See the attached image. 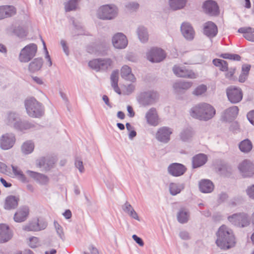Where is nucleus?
Listing matches in <instances>:
<instances>
[{
    "label": "nucleus",
    "instance_id": "obj_1",
    "mask_svg": "<svg viewBox=\"0 0 254 254\" xmlns=\"http://www.w3.org/2000/svg\"><path fill=\"white\" fill-rule=\"evenodd\" d=\"M216 236L215 243L221 249H231L236 244V239L233 230L225 225H222L219 228Z\"/></svg>",
    "mask_w": 254,
    "mask_h": 254
},
{
    "label": "nucleus",
    "instance_id": "obj_2",
    "mask_svg": "<svg viewBox=\"0 0 254 254\" xmlns=\"http://www.w3.org/2000/svg\"><path fill=\"white\" fill-rule=\"evenodd\" d=\"M215 113V109L211 105L201 103L192 107L190 114L193 118L206 121L213 118Z\"/></svg>",
    "mask_w": 254,
    "mask_h": 254
},
{
    "label": "nucleus",
    "instance_id": "obj_3",
    "mask_svg": "<svg viewBox=\"0 0 254 254\" xmlns=\"http://www.w3.org/2000/svg\"><path fill=\"white\" fill-rule=\"evenodd\" d=\"M25 106L27 113L31 117L39 118L44 114L43 106L34 98L26 100Z\"/></svg>",
    "mask_w": 254,
    "mask_h": 254
},
{
    "label": "nucleus",
    "instance_id": "obj_4",
    "mask_svg": "<svg viewBox=\"0 0 254 254\" xmlns=\"http://www.w3.org/2000/svg\"><path fill=\"white\" fill-rule=\"evenodd\" d=\"M37 51V46L35 44L27 45L20 51L18 59L21 63H28L35 56Z\"/></svg>",
    "mask_w": 254,
    "mask_h": 254
},
{
    "label": "nucleus",
    "instance_id": "obj_5",
    "mask_svg": "<svg viewBox=\"0 0 254 254\" xmlns=\"http://www.w3.org/2000/svg\"><path fill=\"white\" fill-rule=\"evenodd\" d=\"M16 142L15 134L12 132H6L0 136V148L3 150L11 149Z\"/></svg>",
    "mask_w": 254,
    "mask_h": 254
},
{
    "label": "nucleus",
    "instance_id": "obj_6",
    "mask_svg": "<svg viewBox=\"0 0 254 254\" xmlns=\"http://www.w3.org/2000/svg\"><path fill=\"white\" fill-rule=\"evenodd\" d=\"M98 14L100 19H111L117 15V8L115 5H103L99 9Z\"/></svg>",
    "mask_w": 254,
    "mask_h": 254
},
{
    "label": "nucleus",
    "instance_id": "obj_7",
    "mask_svg": "<svg viewBox=\"0 0 254 254\" xmlns=\"http://www.w3.org/2000/svg\"><path fill=\"white\" fill-rule=\"evenodd\" d=\"M166 57L165 51L157 47L152 48L147 54V59L152 63H159L164 60Z\"/></svg>",
    "mask_w": 254,
    "mask_h": 254
},
{
    "label": "nucleus",
    "instance_id": "obj_8",
    "mask_svg": "<svg viewBox=\"0 0 254 254\" xmlns=\"http://www.w3.org/2000/svg\"><path fill=\"white\" fill-rule=\"evenodd\" d=\"M227 96L229 101L233 104L240 102L243 99L242 90L239 87L231 86L227 89Z\"/></svg>",
    "mask_w": 254,
    "mask_h": 254
},
{
    "label": "nucleus",
    "instance_id": "obj_9",
    "mask_svg": "<svg viewBox=\"0 0 254 254\" xmlns=\"http://www.w3.org/2000/svg\"><path fill=\"white\" fill-rule=\"evenodd\" d=\"M173 71L175 75L180 77L190 79H194L197 77L196 73L186 66H175Z\"/></svg>",
    "mask_w": 254,
    "mask_h": 254
},
{
    "label": "nucleus",
    "instance_id": "obj_10",
    "mask_svg": "<svg viewBox=\"0 0 254 254\" xmlns=\"http://www.w3.org/2000/svg\"><path fill=\"white\" fill-rule=\"evenodd\" d=\"M20 118V116L18 113L8 111L5 114L3 121L6 126L14 129Z\"/></svg>",
    "mask_w": 254,
    "mask_h": 254
},
{
    "label": "nucleus",
    "instance_id": "obj_11",
    "mask_svg": "<svg viewBox=\"0 0 254 254\" xmlns=\"http://www.w3.org/2000/svg\"><path fill=\"white\" fill-rule=\"evenodd\" d=\"M112 43L117 49H124L127 45V40L126 36L121 33L114 35L112 38Z\"/></svg>",
    "mask_w": 254,
    "mask_h": 254
},
{
    "label": "nucleus",
    "instance_id": "obj_12",
    "mask_svg": "<svg viewBox=\"0 0 254 254\" xmlns=\"http://www.w3.org/2000/svg\"><path fill=\"white\" fill-rule=\"evenodd\" d=\"M244 177H251L254 174V165L249 160L243 161L239 166Z\"/></svg>",
    "mask_w": 254,
    "mask_h": 254
},
{
    "label": "nucleus",
    "instance_id": "obj_13",
    "mask_svg": "<svg viewBox=\"0 0 254 254\" xmlns=\"http://www.w3.org/2000/svg\"><path fill=\"white\" fill-rule=\"evenodd\" d=\"M19 200L18 195H9L5 199L3 207L8 210L15 209L18 206Z\"/></svg>",
    "mask_w": 254,
    "mask_h": 254
},
{
    "label": "nucleus",
    "instance_id": "obj_14",
    "mask_svg": "<svg viewBox=\"0 0 254 254\" xmlns=\"http://www.w3.org/2000/svg\"><path fill=\"white\" fill-rule=\"evenodd\" d=\"M35 127L36 125L33 122L26 120H22L20 118L14 129L18 131L25 132Z\"/></svg>",
    "mask_w": 254,
    "mask_h": 254
},
{
    "label": "nucleus",
    "instance_id": "obj_15",
    "mask_svg": "<svg viewBox=\"0 0 254 254\" xmlns=\"http://www.w3.org/2000/svg\"><path fill=\"white\" fill-rule=\"evenodd\" d=\"M26 173L41 185H47L49 183V179L45 175L30 170H27Z\"/></svg>",
    "mask_w": 254,
    "mask_h": 254
},
{
    "label": "nucleus",
    "instance_id": "obj_16",
    "mask_svg": "<svg viewBox=\"0 0 254 254\" xmlns=\"http://www.w3.org/2000/svg\"><path fill=\"white\" fill-rule=\"evenodd\" d=\"M29 213V207L22 206L19 208L14 215V220L16 222H22L26 220Z\"/></svg>",
    "mask_w": 254,
    "mask_h": 254
},
{
    "label": "nucleus",
    "instance_id": "obj_17",
    "mask_svg": "<svg viewBox=\"0 0 254 254\" xmlns=\"http://www.w3.org/2000/svg\"><path fill=\"white\" fill-rule=\"evenodd\" d=\"M203 8L206 13L211 15H216L219 13V7L217 4L211 0L206 1L203 5Z\"/></svg>",
    "mask_w": 254,
    "mask_h": 254
},
{
    "label": "nucleus",
    "instance_id": "obj_18",
    "mask_svg": "<svg viewBox=\"0 0 254 254\" xmlns=\"http://www.w3.org/2000/svg\"><path fill=\"white\" fill-rule=\"evenodd\" d=\"M168 170L171 175L177 177L184 174L186 171V168L181 164L173 163L169 166Z\"/></svg>",
    "mask_w": 254,
    "mask_h": 254
},
{
    "label": "nucleus",
    "instance_id": "obj_19",
    "mask_svg": "<svg viewBox=\"0 0 254 254\" xmlns=\"http://www.w3.org/2000/svg\"><path fill=\"white\" fill-rule=\"evenodd\" d=\"M171 133L172 131L169 128L162 127L160 128L157 131L156 137L158 140L166 142L169 140L170 136Z\"/></svg>",
    "mask_w": 254,
    "mask_h": 254
},
{
    "label": "nucleus",
    "instance_id": "obj_20",
    "mask_svg": "<svg viewBox=\"0 0 254 254\" xmlns=\"http://www.w3.org/2000/svg\"><path fill=\"white\" fill-rule=\"evenodd\" d=\"M12 236V234L9 227L5 224H0V243L7 242Z\"/></svg>",
    "mask_w": 254,
    "mask_h": 254
},
{
    "label": "nucleus",
    "instance_id": "obj_21",
    "mask_svg": "<svg viewBox=\"0 0 254 254\" xmlns=\"http://www.w3.org/2000/svg\"><path fill=\"white\" fill-rule=\"evenodd\" d=\"M236 215H231L228 217L229 221L232 224L239 227H245L249 223L248 217L246 214L240 213V217L238 220H234Z\"/></svg>",
    "mask_w": 254,
    "mask_h": 254
},
{
    "label": "nucleus",
    "instance_id": "obj_22",
    "mask_svg": "<svg viewBox=\"0 0 254 254\" xmlns=\"http://www.w3.org/2000/svg\"><path fill=\"white\" fill-rule=\"evenodd\" d=\"M16 13V8L12 5L0 6V19L11 17Z\"/></svg>",
    "mask_w": 254,
    "mask_h": 254
},
{
    "label": "nucleus",
    "instance_id": "obj_23",
    "mask_svg": "<svg viewBox=\"0 0 254 254\" xmlns=\"http://www.w3.org/2000/svg\"><path fill=\"white\" fill-rule=\"evenodd\" d=\"M55 163L54 158H40L37 161V166L43 168V170L48 171L52 168Z\"/></svg>",
    "mask_w": 254,
    "mask_h": 254
},
{
    "label": "nucleus",
    "instance_id": "obj_24",
    "mask_svg": "<svg viewBox=\"0 0 254 254\" xmlns=\"http://www.w3.org/2000/svg\"><path fill=\"white\" fill-rule=\"evenodd\" d=\"M181 31L187 39L191 40L194 36V31L191 26L188 23L184 22L181 26Z\"/></svg>",
    "mask_w": 254,
    "mask_h": 254
},
{
    "label": "nucleus",
    "instance_id": "obj_25",
    "mask_svg": "<svg viewBox=\"0 0 254 254\" xmlns=\"http://www.w3.org/2000/svg\"><path fill=\"white\" fill-rule=\"evenodd\" d=\"M146 118L147 123L151 125L156 126L159 124V118L155 109H151L146 113Z\"/></svg>",
    "mask_w": 254,
    "mask_h": 254
},
{
    "label": "nucleus",
    "instance_id": "obj_26",
    "mask_svg": "<svg viewBox=\"0 0 254 254\" xmlns=\"http://www.w3.org/2000/svg\"><path fill=\"white\" fill-rule=\"evenodd\" d=\"M199 189L203 193L211 192L214 189V185L209 180H201L199 183Z\"/></svg>",
    "mask_w": 254,
    "mask_h": 254
},
{
    "label": "nucleus",
    "instance_id": "obj_27",
    "mask_svg": "<svg viewBox=\"0 0 254 254\" xmlns=\"http://www.w3.org/2000/svg\"><path fill=\"white\" fill-rule=\"evenodd\" d=\"M217 27L212 22H206L204 26V33L209 37H214L217 33Z\"/></svg>",
    "mask_w": 254,
    "mask_h": 254
},
{
    "label": "nucleus",
    "instance_id": "obj_28",
    "mask_svg": "<svg viewBox=\"0 0 254 254\" xmlns=\"http://www.w3.org/2000/svg\"><path fill=\"white\" fill-rule=\"evenodd\" d=\"M207 160V157L206 155L203 154H199L193 157L192 167L194 168L199 167L203 165Z\"/></svg>",
    "mask_w": 254,
    "mask_h": 254
},
{
    "label": "nucleus",
    "instance_id": "obj_29",
    "mask_svg": "<svg viewBox=\"0 0 254 254\" xmlns=\"http://www.w3.org/2000/svg\"><path fill=\"white\" fill-rule=\"evenodd\" d=\"M239 33H243L247 40L254 42V29L252 27H242L238 29Z\"/></svg>",
    "mask_w": 254,
    "mask_h": 254
},
{
    "label": "nucleus",
    "instance_id": "obj_30",
    "mask_svg": "<svg viewBox=\"0 0 254 254\" xmlns=\"http://www.w3.org/2000/svg\"><path fill=\"white\" fill-rule=\"evenodd\" d=\"M121 76L125 79L132 82L135 80L134 75L131 73V68L127 65H124L121 68Z\"/></svg>",
    "mask_w": 254,
    "mask_h": 254
},
{
    "label": "nucleus",
    "instance_id": "obj_31",
    "mask_svg": "<svg viewBox=\"0 0 254 254\" xmlns=\"http://www.w3.org/2000/svg\"><path fill=\"white\" fill-rule=\"evenodd\" d=\"M43 64V59L40 58L34 59L29 64V70L32 72L41 69Z\"/></svg>",
    "mask_w": 254,
    "mask_h": 254
},
{
    "label": "nucleus",
    "instance_id": "obj_32",
    "mask_svg": "<svg viewBox=\"0 0 254 254\" xmlns=\"http://www.w3.org/2000/svg\"><path fill=\"white\" fill-rule=\"evenodd\" d=\"M112 61L110 59H98L96 60V71L104 70L110 67Z\"/></svg>",
    "mask_w": 254,
    "mask_h": 254
},
{
    "label": "nucleus",
    "instance_id": "obj_33",
    "mask_svg": "<svg viewBox=\"0 0 254 254\" xmlns=\"http://www.w3.org/2000/svg\"><path fill=\"white\" fill-rule=\"evenodd\" d=\"M13 173L18 180L22 183H27L29 180L26 177L22 171L17 166L11 165Z\"/></svg>",
    "mask_w": 254,
    "mask_h": 254
},
{
    "label": "nucleus",
    "instance_id": "obj_34",
    "mask_svg": "<svg viewBox=\"0 0 254 254\" xmlns=\"http://www.w3.org/2000/svg\"><path fill=\"white\" fill-rule=\"evenodd\" d=\"M119 73L118 71H114L111 75V85L115 91L119 94H121V90L118 87Z\"/></svg>",
    "mask_w": 254,
    "mask_h": 254
},
{
    "label": "nucleus",
    "instance_id": "obj_35",
    "mask_svg": "<svg viewBox=\"0 0 254 254\" xmlns=\"http://www.w3.org/2000/svg\"><path fill=\"white\" fill-rule=\"evenodd\" d=\"M34 148V144L33 142L30 140L24 142L21 147V152L25 155L31 153Z\"/></svg>",
    "mask_w": 254,
    "mask_h": 254
},
{
    "label": "nucleus",
    "instance_id": "obj_36",
    "mask_svg": "<svg viewBox=\"0 0 254 254\" xmlns=\"http://www.w3.org/2000/svg\"><path fill=\"white\" fill-rule=\"evenodd\" d=\"M79 0H69L64 2V7L65 12L75 11L77 9L78 6V1Z\"/></svg>",
    "mask_w": 254,
    "mask_h": 254
},
{
    "label": "nucleus",
    "instance_id": "obj_37",
    "mask_svg": "<svg viewBox=\"0 0 254 254\" xmlns=\"http://www.w3.org/2000/svg\"><path fill=\"white\" fill-rule=\"evenodd\" d=\"M187 0H169L170 7L174 10L183 8Z\"/></svg>",
    "mask_w": 254,
    "mask_h": 254
},
{
    "label": "nucleus",
    "instance_id": "obj_38",
    "mask_svg": "<svg viewBox=\"0 0 254 254\" xmlns=\"http://www.w3.org/2000/svg\"><path fill=\"white\" fill-rule=\"evenodd\" d=\"M192 85V82H178L174 84L173 87L177 91H180L181 90H187L190 88Z\"/></svg>",
    "mask_w": 254,
    "mask_h": 254
},
{
    "label": "nucleus",
    "instance_id": "obj_39",
    "mask_svg": "<svg viewBox=\"0 0 254 254\" xmlns=\"http://www.w3.org/2000/svg\"><path fill=\"white\" fill-rule=\"evenodd\" d=\"M252 143L249 139H245L239 144V148L243 152H248L252 149Z\"/></svg>",
    "mask_w": 254,
    "mask_h": 254
},
{
    "label": "nucleus",
    "instance_id": "obj_40",
    "mask_svg": "<svg viewBox=\"0 0 254 254\" xmlns=\"http://www.w3.org/2000/svg\"><path fill=\"white\" fill-rule=\"evenodd\" d=\"M207 86L204 84H201L196 87L192 91V94L195 96L203 95L207 91Z\"/></svg>",
    "mask_w": 254,
    "mask_h": 254
},
{
    "label": "nucleus",
    "instance_id": "obj_41",
    "mask_svg": "<svg viewBox=\"0 0 254 254\" xmlns=\"http://www.w3.org/2000/svg\"><path fill=\"white\" fill-rule=\"evenodd\" d=\"M189 218L188 212L185 209H181L177 215V219L181 223H185L188 222Z\"/></svg>",
    "mask_w": 254,
    "mask_h": 254
},
{
    "label": "nucleus",
    "instance_id": "obj_42",
    "mask_svg": "<svg viewBox=\"0 0 254 254\" xmlns=\"http://www.w3.org/2000/svg\"><path fill=\"white\" fill-rule=\"evenodd\" d=\"M138 36L141 42H145L148 40V35L144 27H141L138 28Z\"/></svg>",
    "mask_w": 254,
    "mask_h": 254
},
{
    "label": "nucleus",
    "instance_id": "obj_43",
    "mask_svg": "<svg viewBox=\"0 0 254 254\" xmlns=\"http://www.w3.org/2000/svg\"><path fill=\"white\" fill-rule=\"evenodd\" d=\"M213 64L217 67H219L222 71H226L228 70V64L226 61L220 59H214L213 60Z\"/></svg>",
    "mask_w": 254,
    "mask_h": 254
},
{
    "label": "nucleus",
    "instance_id": "obj_44",
    "mask_svg": "<svg viewBox=\"0 0 254 254\" xmlns=\"http://www.w3.org/2000/svg\"><path fill=\"white\" fill-rule=\"evenodd\" d=\"M24 229L27 231H39L40 228L37 225V219L32 221L28 225L25 226Z\"/></svg>",
    "mask_w": 254,
    "mask_h": 254
},
{
    "label": "nucleus",
    "instance_id": "obj_45",
    "mask_svg": "<svg viewBox=\"0 0 254 254\" xmlns=\"http://www.w3.org/2000/svg\"><path fill=\"white\" fill-rule=\"evenodd\" d=\"M72 24L74 27L75 32L73 33V35H79L83 34V27L81 24L77 22H76L74 19L72 20Z\"/></svg>",
    "mask_w": 254,
    "mask_h": 254
},
{
    "label": "nucleus",
    "instance_id": "obj_46",
    "mask_svg": "<svg viewBox=\"0 0 254 254\" xmlns=\"http://www.w3.org/2000/svg\"><path fill=\"white\" fill-rule=\"evenodd\" d=\"M13 33L19 37H23L26 35L25 30L21 26H18L13 29Z\"/></svg>",
    "mask_w": 254,
    "mask_h": 254
},
{
    "label": "nucleus",
    "instance_id": "obj_47",
    "mask_svg": "<svg viewBox=\"0 0 254 254\" xmlns=\"http://www.w3.org/2000/svg\"><path fill=\"white\" fill-rule=\"evenodd\" d=\"M170 191L173 195H176L181 191V189L174 183H172L170 185Z\"/></svg>",
    "mask_w": 254,
    "mask_h": 254
},
{
    "label": "nucleus",
    "instance_id": "obj_48",
    "mask_svg": "<svg viewBox=\"0 0 254 254\" xmlns=\"http://www.w3.org/2000/svg\"><path fill=\"white\" fill-rule=\"evenodd\" d=\"M54 225L58 235L62 239H64V235L62 226L56 222H54Z\"/></svg>",
    "mask_w": 254,
    "mask_h": 254
},
{
    "label": "nucleus",
    "instance_id": "obj_49",
    "mask_svg": "<svg viewBox=\"0 0 254 254\" xmlns=\"http://www.w3.org/2000/svg\"><path fill=\"white\" fill-rule=\"evenodd\" d=\"M39 245L38 238L32 237L29 238V245L32 248H36Z\"/></svg>",
    "mask_w": 254,
    "mask_h": 254
},
{
    "label": "nucleus",
    "instance_id": "obj_50",
    "mask_svg": "<svg viewBox=\"0 0 254 254\" xmlns=\"http://www.w3.org/2000/svg\"><path fill=\"white\" fill-rule=\"evenodd\" d=\"M42 43H43V46H44V49L45 51V53H46V55H45V58L46 59H47V61H48V64H49V66H51L52 65V60L50 58V56L49 54V53H48V51L47 49V48H46V44H45V42L42 40Z\"/></svg>",
    "mask_w": 254,
    "mask_h": 254
},
{
    "label": "nucleus",
    "instance_id": "obj_51",
    "mask_svg": "<svg viewBox=\"0 0 254 254\" xmlns=\"http://www.w3.org/2000/svg\"><path fill=\"white\" fill-rule=\"evenodd\" d=\"M75 166L79 170L80 173L84 171V167L82 161L78 159H76L75 161Z\"/></svg>",
    "mask_w": 254,
    "mask_h": 254
},
{
    "label": "nucleus",
    "instance_id": "obj_52",
    "mask_svg": "<svg viewBox=\"0 0 254 254\" xmlns=\"http://www.w3.org/2000/svg\"><path fill=\"white\" fill-rule=\"evenodd\" d=\"M37 223L38 227L40 228L39 231L45 229L47 226V223L42 219H37Z\"/></svg>",
    "mask_w": 254,
    "mask_h": 254
},
{
    "label": "nucleus",
    "instance_id": "obj_53",
    "mask_svg": "<svg viewBox=\"0 0 254 254\" xmlns=\"http://www.w3.org/2000/svg\"><path fill=\"white\" fill-rule=\"evenodd\" d=\"M247 117L249 121L254 126V110L248 112Z\"/></svg>",
    "mask_w": 254,
    "mask_h": 254
},
{
    "label": "nucleus",
    "instance_id": "obj_54",
    "mask_svg": "<svg viewBox=\"0 0 254 254\" xmlns=\"http://www.w3.org/2000/svg\"><path fill=\"white\" fill-rule=\"evenodd\" d=\"M61 44L62 46L64 52L67 56H68L69 54V50L68 48L66 45V42L64 40H62L61 41Z\"/></svg>",
    "mask_w": 254,
    "mask_h": 254
},
{
    "label": "nucleus",
    "instance_id": "obj_55",
    "mask_svg": "<svg viewBox=\"0 0 254 254\" xmlns=\"http://www.w3.org/2000/svg\"><path fill=\"white\" fill-rule=\"evenodd\" d=\"M0 172L3 174H6L8 172V168L7 165L1 162H0Z\"/></svg>",
    "mask_w": 254,
    "mask_h": 254
},
{
    "label": "nucleus",
    "instance_id": "obj_56",
    "mask_svg": "<svg viewBox=\"0 0 254 254\" xmlns=\"http://www.w3.org/2000/svg\"><path fill=\"white\" fill-rule=\"evenodd\" d=\"M132 237L133 240L140 246L142 247L144 245V243L142 240L139 237H137L136 235H133Z\"/></svg>",
    "mask_w": 254,
    "mask_h": 254
},
{
    "label": "nucleus",
    "instance_id": "obj_57",
    "mask_svg": "<svg viewBox=\"0 0 254 254\" xmlns=\"http://www.w3.org/2000/svg\"><path fill=\"white\" fill-rule=\"evenodd\" d=\"M247 193L250 197L254 199V185L248 189Z\"/></svg>",
    "mask_w": 254,
    "mask_h": 254
},
{
    "label": "nucleus",
    "instance_id": "obj_58",
    "mask_svg": "<svg viewBox=\"0 0 254 254\" xmlns=\"http://www.w3.org/2000/svg\"><path fill=\"white\" fill-rule=\"evenodd\" d=\"M235 72V69L234 68H231L225 74V76L226 78H228L229 79H231L233 77V75L234 74Z\"/></svg>",
    "mask_w": 254,
    "mask_h": 254
},
{
    "label": "nucleus",
    "instance_id": "obj_59",
    "mask_svg": "<svg viewBox=\"0 0 254 254\" xmlns=\"http://www.w3.org/2000/svg\"><path fill=\"white\" fill-rule=\"evenodd\" d=\"M127 111L128 112V116L129 117L132 118L135 115V113L131 106L128 105L127 106Z\"/></svg>",
    "mask_w": 254,
    "mask_h": 254
},
{
    "label": "nucleus",
    "instance_id": "obj_60",
    "mask_svg": "<svg viewBox=\"0 0 254 254\" xmlns=\"http://www.w3.org/2000/svg\"><path fill=\"white\" fill-rule=\"evenodd\" d=\"M133 208L131 205L128 202H126L125 204L124 208H123L124 210L127 213H128Z\"/></svg>",
    "mask_w": 254,
    "mask_h": 254
},
{
    "label": "nucleus",
    "instance_id": "obj_61",
    "mask_svg": "<svg viewBox=\"0 0 254 254\" xmlns=\"http://www.w3.org/2000/svg\"><path fill=\"white\" fill-rule=\"evenodd\" d=\"M128 214L132 218L139 220V217L137 215V214L133 209H131V210L128 213Z\"/></svg>",
    "mask_w": 254,
    "mask_h": 254
},
{
    "label": "nucleus",
    "instance_id": "obj_62",
    "mask_svg": "<svg viewBox=\"0 0 254 254\" xmlns=\"http://www.w3.org/2000/svg\"><path fill=\"white\" fill-rule=\"evenodd\" d=\"M251 66L250 65H244L242 67V72L244 74H246L248 75L249 71L250 70Z\"/></svg>",
    "mask_w": 254,
    "mask_h": 254
},
{
    "label": "nucleus",
    "instance_id": "obj_63",
    "mask_svg": "<svg viewBox=\"0 0 254 254\" xmlns=\"http://www.w3.org/2000/svg\"><path fill=\"white\" fill-rule=\"evenodd\" d=\"M139 6V5L136 2H131L129 3L127 5V7L130 9H137Z\"/></svg>",
    "mask_w": 254,
    "mask_h": 254
},
{
    "label": "nucleus",
    "instance_id": "obj_64",
    "mask_svg": "<svg viewBox=\"0 0 254 254\" xmlns=\"http://www.w3.org/2000/svg\"><path fill=\"white\" fill-rule=\"evenodd\" d=\"M134 88V86L132 84H130L127 86L124 92L126 94H128L133 90Z\"/></svg>",
    "mask_w": 254,
    "mask_h": 254
}]
</instances>
